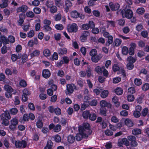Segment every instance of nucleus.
I'll return each instance as SVG.
<instances>
[{
	"label": "nucleus",
	"instance_id": "nucleus-50",
	"mask_svg": "<svg viewBox=\"0 0 149 149\" xmlns=\"http://www.w3.org/2000/svg\"><path fill=\"white\" fill-rule=\"evenodd\" d=\"M55 28L57 30H61L63 29V26L61 24H57L56 25Z\"/></svg>",
	"mask_w": 149,
	"mask_h": 149
},
{
	"label": "nucleus",
	"instance_id": "nucleus-37",
	"mask_svg": "<svg viewBox=\"0 0 149 149\" xmlns=\"http://www.w3.org/2000/svg\"><path fill=\"white\" fill-rule=\"evenodd\" d=\"M8 1V0H4L2 3L0 4V7L1 8H4L7 6Z\"/></svg>",
	"mask_w": 149,
	"mask_h": 149
},
{
	"label": "nucleus",
	"instance_id": "nucleus-54",
	"mask_svg": "<svg viewBox=\"0 0 149 149\" xmlns=\"http://www.w3.org/2000/svg\"><path fill=\"white\" fill-rule=\"evenodd\" d=\"M111 120L113 123H117L119 121V119L116 117L113 116L111 117Z\"/></svg>",
	"mask_w": 149,
	"mask_h": 149
},
{
	"label": "nucleus",
	"instance_id": "nucleus-46",
	"mask_svg": "<svg viewBox=\"0 0 149 149\" xmlns=\"http://www.w3.org/2000/svg\"><path fill=\"white\" fill-rule=\"evenodd\" d=\"M145 9L143 8H138L136 10L137 13L139 14H142L144 13Z\"/></svg>",
	"mask_w": 149,
	"mask_h": 149
},
{
	"label": "nucleus",
	"instance_id": "nucleus-31",
	"mask_svg": "<svg viewBox=\"0 0 149 149\" xmlns=\"http://www.w3.org/2000/svg\"><path fill=\"white\" fill-rule=\"evenodd\" d=\"M115 93L118 95H121L123 93V90L120 87H117L115 90Z\"/></svg>",
	"mask_w": 149,
	"mask_h": 149
},
{
	"label": "nucleus",
	"instance_id": "nucleus-29",
	"mask_svg": "<svg viewBox=\"0 0 149 149\" xmlns=\"http://www.w3.org/2000/svg\"><path fill=\"white\" fill-rule=\"evenodd\" d=\"M107 42H106L105 45L107 46H109L113 42V37L111 36H110L108 37Z\"/></svg>",
	"mask_w": 149,
	"mask_h": 149
},
{
	"label": "nucleus",
	"instance_id": "nucleus-59",
	"mask_svg": "<svg viewBox=\"0 0 149 149\" xmlns=\"http://www.w3.org/2000/svg\"><path fill=\"white\" fill-rule=\"evenodd\" d=\"M89 105V104L88 103H84L83 104L81 105V110H84L85 109L88 107Z\"/></svg>",
	"mask_w": 149,
	"mask_h": 149
},
{
	"label": "nucleus",
	"instance_id": "nucleus-32",
	"mask_svg": "<svg viewBox=\"0 0 149 149\" xmlns=\"http://www.w3.org/2000/svg\"><path fill=\"white\" fill-rule=\"evenodd\" d=\"M90 114L88 111H86L83 112L82 116L84 118L87 119L89 117Z\"/></svg>",
	"mask_w": 149,
	"mask_h": 149
},
{
	"label": "nucleus",
	"instance_id": "nucleus-18",
	"mask_svg": "<svg viewBox=\"0 0 149 149\" xmlns=\"http://www.w3.org/2000/svg\"><path fill=\"white\" fill-rule=\"evenodd\" d=\"M43 54L45 57L49 56L51 55L50 50L48 49H45L43 52Z\"/></svg>",
	"mask_w": 149,
	"mask_h": 149
},
{
	"label": "nucleus",
	"instance_id": "nucleus-64",
	"mask_svg": "<svg viewBox=\"0 0 149 149\" xmlns=\"http://www.w3.org/2000/svg\"><path fill=\"white\" fill-rule=\"evenodd\" d=\"M102 90V89L101 88H99L95 89L93 90V92L96 95H98L100 94L101 91Z\"/></svg>",
	"mask_w": 149,
	"mask_h": 149
},
{
	"label": "nucleus",
	"instance_id": "nucleus-24",
	"mask_svg": "<svg viewBox=\"0 0 149 149\" xmlns=\"http://www.w3.org/2000/svg\"><path fill=\"white\" fill-rule=\"evenodd\" d=\"M19 19L18 22L20 25H21L24 22V19L25 18L24 15L23 14H21L19 15Z\"/></svg>",
	"mask_w": 149,
	"mask_h": 149
},
{
	"label": "nucleus",
	"instance_id": "nucleus-5",
	"mask_svg": "<svg viewBox=\"0 0 149 149\" xmlns=\"http://www.w3.org/2000/svg\"><path fill=\"white\" fill-rule=\"evenodd\" d=\"M68 31L69 32H76L78 31V26L75 23L69 25L67 28Z\"/></svg>",
	"mask_w": 149,
	"mask_h": 149
},
{
	"label": "nucleus",
	"instance_id": "nucleus-35",
	"mask_svg": "<svg viewBox=\"0 0 149 149\" xmlns=\"http://www.w3.org/2000/svg\"><path fill=\"white\" fill-rule=\"evenodd\" d=\"M136 59L135 58L132 56H130L127 58V61L129 63L133 64L136 61Z\"/></svg>",
	"mask_w": 149,
	"mask_h": 149
},
{
	"label": "nucleus",
	"instance_id": "nucleus-49",
	"mask_svg": "<svg viewBox=\"0 0 149 149\" xmlns=\"http://www.w3.org/2000/svg\"><path fill=\"white\" fill-rule=\"evenodd\" d=\"M35 35V32L33 30H30L27 33L28 37L31 38L34 36Z\"/></svg>",
	"mask_w": 149,
	"mask_h": 149
},
{
	"label": "nucleus",
	"instance_id": "nucleus-11",
	"mask_svg": "<svg viewBox=\"0 0 149 149\" xmlns=\"http://www.w3.org/2000/svg\"><path fill=\"white\" fill-rule=\"evenodd\" d=\"M109 6L112 10H117L120 7V5L118 3L114 4L112 2L109 3Z\"/></svg>",
	"mask_w": 149,
	"mask_h": 149
},
{
	"label": "nucleus",
	"instance_id": "nucleus-7",
	"mask_svg": "<svg viewBox=\"0 0 149 149\" xmlns=\"http://www.w3.org/2000/svg\"><path fill=\"white\" fill-rule=\"evenodd\" d=\"M100 104L101 108L107 107L108 108H111L112 106L111 104L109 102H108L105 100H102L100 101Z\"/></svg>",
	"mask_w": 149,
	"mask_h": 149
},
{
	"label": "nucleus",
	"instance_id": "nucleus-51",
	"mask_svg": "<svg viewBox=\"0 0 149 149\" xmlns=\"http://www.w3.org/2000/svg\"><path fill=\"white\" fill-rule=\"evenodd\" d=\"M114 42L115 43V46H118L120 45L122 42V40L121 39L116 38L114 41Z\"/></svg>",
	"mask_w": 149,
	"mask_h": 149
},
{
	"label": "nucleus",
	"instance_id": "nucleus-40",
	"mask_svg": "<svg viewBox=\"0 0 149 149\" xmlns=\"http://www.w3.org/2000/svg\"><path fill=\"white\" fill-rule=\"evenodd\" d=\"M89 55L91 57L97 55V50L95 49H92L90 51Z\"/></svg>",
	"mask_w": 149,
	"mask_h": 149
},
{
	"label": "nucleus",
	"instance_id": "nucleus-2",
	"mask_svg": "<svg viewBox=\"0 0 149 149\" xmlns=\"http://www.w3.org/2000/svg\"><path fill=\"white\" fill-rule=\"evenodd\" d=\"M0 117L2 124L5 126L8 125L9 124L8 120L11 118L9 112L7 111H4L3 113L0 115Z\"/></svg>",
	"mask_w": 149,
	"mask_h": 149
},
{
	"label": "nucleus",
	"instance_id": "nucleus-45",
	"mask_svg": "<svg viewBox=\"0 0 149 149\" xmlns=\"http://www.w3.org/2000/svg\"><path fill=\"white\" fill-rule=\"evenodd\" d=\"M107 27L109 28V26H115V24L114 22L112 21H108L107 22Z\"/></svg>",
	"mask_w": 149,
	"mask_h": 149
},
{
	"label": "nucleus",
	"instance_id": "nucleus-36",
	"mask_svg": "<svg viewBox=\"0 0 149 149\" xmlns=\"http://www.w3.org/2000/svg\"><path fill=\"white\" fill-rule=\"evenodd\" d=\"M18 110L16 108H13L11 109L10 110V112L12 115H16L18 112Z\"/></svg>",
	"mask_w": 149,
	"mask_h": 149
},
{
	"label": "nucleus",
	"instance_id": "nucleus-6",
	"mask_svg": "<svg viewBox=\"0 0 149 149\" xmlns=\"http://www.w3.org/2000/svg\"><path fill=\"white\" fill-rule=\"evenodd\" d=\"M26 142L24 140H22L21 141H18L16 142L15 145L17 148H24L26 146Z\"/></svg>",
	"mask_w": 149,
	"mask_h": 149
},
{
	"label": "nucleus",
	"instance_id": "nucleus-57",
	"mask_svg": "<svg viewBox=\"0 0 149 149\" xmlns=\"http://www.w3.org/2000/svg\"><path fill=\"white\" fill-rule=\"evenodd\" d=\"M52 144V143L50 141L48 142L47 145L45 147V149H51Z\"/></svg>",
	"mask_w": 149,
	"mask_h": 149
},
{
	"label": "nucleus",
	"instance_id": "nucleus-19",
	"mask_svg": "<svg viewBox=\"0 0 149 149\" xmlns=\"http://www.w3.org/2000/svg\"><path fill=\"white\" fill-rule=\"evenodd\" d=\"M125 125L128 127H130L133 126V123L131 120L127 118L126 119L125 121Z\"/></svg>",
	"mask_w": 149,
	"mask_h": 149
},
{
	"label": "nucleus",
	"instance_id": "nucleus-33",
	"mask_svg": "<svg viewBox=\"0 0 149 149\" xmlns=\"http://www.w3.org/2000/svg\"><path fill=\"white\" fill-rule=\"evenodd\" d=\"M134 84L136 86H140L142 83L141 80L139 79L135 78L134 81Z\"/></svg>",
	"mask_w": 149,
	"mask_h": 149
},
{
	"label": "nucleus",
	"instance_id": "nucleus-16",
	"mask_svg": "<svg viewBox=\"0 0 149 149\" xmlns=\"http://www.w3.org/2000/svg\"><path fill=\"white\" fill-rule=\"evenodd\" d=\"M29 119V117L27 114H25L23 116L22 118L19 119V121L22 123H24V122L28 121Z\"/></svg>",
	"mask_w": 149,
	"mask_h": 149
},
{
	"label": "nucleus",
	"instance_id": "nucleus-10",
	"mask_svg": "<svg viewBox=\"0 0 149 149\" xmlns=\"http://www.w3.org/2000/svg\"><path fill=\"white\" fill-rule=\"evenodd\" d=\"M89 35V33L87 31H84L80 37V40L82 42H85L87 40V37Z\"/></svg>",
	"mask_w": 149,
	"mask_h": 149
},
{
	"label": "nucleus",
	"instance_id": "nucleus-1",
	"mask_svg": "<svg viewBox=\"0 0 149 149\" xmlns=\"http://www.w3.org/2000/svg\"><path fill=\"white\" fill-rule=\"evenodd\" d=\"M79 132L76 136L77 141H80L83 138L88 137L91 132L89 124L85 123L83 124L82 126H79Z\"/></svg>",
	"mask_w": 149,
	"mask_h": 149
},
{
	"label": "nucleus",
	"instance_id": "nucleus-42",
	"mask_svg": "<svg viewBox=\"0 0 149 149\" xmlns=\"http://www.w3.org/2000/svg\"><path fill=\"white\" fill-rule=\"evenodd\" d=\"M13 100L15 105L19 104L20 103L19 99L17 96H15L14 99H13Z\"/></svg>",
	"mask_w": 149,
	"mask_h": 149
},
{
	"label": "nucleus",
	"instance_id": "nucleus-20",
	"mask_svg": "<svg viewBox=\"0 0 149 149\" xmlns=\"http://www.w3.org/2000/svg\"><path fill=\"white\" fill-rule=\"evenodd\" d=\"M48 3H46V5L47 7L50 8V12L52 13H56L57 11V7L55 6H52L51 7H50L48 5Z\"/></svg>",
	"mask_w": 149,
	"mask_h": 149
},
{
	"label": "nucleus",
	"instance_id": "nucleus-55",
	"mask_svg": "<svg viewBox=\"0 0 149 149\" xmlns=\"http://www.w3.org/2000/svg\"><path fill=\"white\" fill-rule=\"evenodd\" d=\"M119 69V67L117 64H114L112 66V69L113 71L115 72L118 70Z\"/></svg>",
	"mask_w": 149,
	"mask_h": 149
},
{
	"label": "nucleus",
	"instance_id": "nucleus-30",
	"mask_svg": "<svg viewBox=\"0 0 149 149\" xmlns=\"http://www.w3.org/2000/svg\"><path fill=\"white\" fill-rule=\"evenodd\" d=\"M141 130L136 128L134 129L132 131V134L134 135H137L140 134L141 133Z\"/></svg>",
	"mask_w": 149,
	"mask_h": 149
},
{
	"label": "nucleus",
	"instance_id": "nucleus-41",
	"mask_svg": "<svg viewBox=\"0 0 149 149\" xmlns=\"http://www.w3.org/2000/svg\"><path fill=\"white\" fill-rule=\"evenodd\" d=\"M142 89L144 91H146L149 89V84L146 83L143 85L142 86Z\"/></svg>",
	"mask_w": 149,
	"mask_h": 149
},
{
	"label": "nucleus",
	"instance_id": "nucleus-25",
	"mask_svg": "<svg viewBox=\"0 0 149 149\" xmlns=\"http://www.w3.org/2000/svg\"><path fill=\"white\" fill-rule=\"evenodd\" d=\"M70 14L71 17L73 18H77L79 16V13L76 10L72 11Z\"/></svg>",
	"mask_w": 149,
	"mask_h": 149
},
{
	"label": "nucleus",
	"instance_id": "nucleus-28",
	"mask_svg": "<svg viewBox=\"0 0 149 149\" xmlns=\"http://www.w3.org/2000/svg\"><path fill=\"white\" fill-rule=\"evenodd\" d=\"M21 55L18 54V55H16L15 54H12L11 55V59L13 61H15L17 60V59L20 58Z\"/></svg>",
	"mask_w": 149,
	"mask_h": 149
},
{
	"label": "nucleus",
	"instance_id": "nucleus-21",
	"mask_svg": "<svg viewBox=\"0 0 149 149\" xmlns=\"http://www.w3.org/2000/svg\"><path fill=\"white\" fill-rule=\"evenodd\" d=\"M4 89L7 92H12L13 91V88L8 85H5L4 86Z\"/></svg>",
	"mask_w": 149,
	"mask_h": 149
},
{
	"label": "nucleus",
	"instance_id": "nucleus-47",
	"mask_svg": "<svg viewBox=\"0 0 149 149\" xmlns=\"http://www.w3.org/2000/svg\"><path fill=\"white\" fill-rule=\"evenodd\" d=\"M1 40L3 44H8V38L4 36H2L1 37Z\"/></svg>",
	"mask_w": 149,
	"mask_h": 149
},
{
	"label": "nucleus",
	"instance_id": "nucleus-43",
	"mask_svg": "<svg viewBox=\"0 0 149 149\" xmlns=\"http://www.w3.org/2000/svg\"><path fill=\"white\" fill-rule=\"evenodd\" d=\"M122 53L125 55H127L129 52L128 48L126 46H124L123 47L122 49Z\"/></svg>",
	"mask_w": 149,
	"mask_h": 149
},
{
	"label": "nucleus",
	"instance_id": "nucleus-52",
	"mask_svg": "<svg viewBox=\"0 0 149 149\" xmlns=\"http://www.w3.org/2000/svg\"><path fill=\"white\" fill-rule=\"evenodd\" d=\"M54 37L56 40H59L61 38V35L59 33H55L54 35Z\"/></svg>",
	"mask_w": 149,
	"mask_h": 149
},
{
	"label": "nucleus",
	"instance_id": "nucleus-27",
	"mask_svg": "<svg viewBox=\"0 0 149 149\" xmlns=\"http://www.w3.org/2000/svg\"><path fill=\"white\" fill-rule=\"evenodd\" d=\"M109 94V92L107 90H105L102 91L100 95L101 97L103 98L106 97Z\"/></svg>",
	"mask_w": 149,
	"mask_h": 149
},
{
	"label": "nucleus",
	"instance_id": "nucleus-17",
	"mask_svg": "<svg viewBox=\"0 0 149 149\" xmlns=\"http://www.w3.org/2000/svg\"><path fill=\"white\" fill-rule=\"evenodd\" d=\"M102 58L99 55H97L91 57L92 61L95 63L97 62Z\"/></svg>",
	"mask_w": 149,
	"mask_h": 149
},
{
	"label": "nucleus",
	"instance_id": "nucleus-22",
	"mask_svg": "<svg viewBox=\"0 0 149 149\" xmlns=\"http://www.w3.org/2000/svg\"><path fill=\"white\" fill-rule=\"evenodd\" d=\"M103 69H104V67H100L99 66L96 67L95 68V71L98 74H100L102 73Z\"/></svg>",
	"mask_w": 149,
	"mask_h": 149
},
{
	"label": "nucleus",
	"instance_id": "nucleus-3",
	"mask_svg": "<svg viewBox=\"0 0 149 149\" xmlns=\"http://www.w3.org/2000/svg\"><path fill=\"white\" fill-rule=\"evenodd\" d=\"M121 13L123 17L130 19L133 16V12L130 9H123L122 10Z\"/></svg>",
	"mask_w": 149,
	"mask_h": 149
},
{
	"label": "nucleus",
	"instance_id": "nucleus-13",
	"mask_svg": "<svg viewBox=\"0 0 149 149\" xmlns=\"http://www.w3.org/2000/svg\"><path fill=\"white\" fill-rule=\"evenodd\" d=\"M58 54L60 56L66 54L67 52V49L65 47L58 48L57 51Z\"/></svg>",
	"mask_w": 149,
	"mask_h": 149
},
{
	"label": "nucleus",
	"instance_id": "nucleus-44",
	"mask_svg": "<svg viewBox=\"0 0 149 149\" xmlns=\"http://www.w3.org/2000/svg\"><path fill=\"white\" fill-rule=\"evenodd\" d=\"M19 84L23 87H26L27 85L26 81L24 79H22L19 81Z\"/></svg>",
	"mask_w": 149,
	"mask_h": 149
},
{
	"label": "nucleus",
	"instance_id": "nucleus-56",
	"mask_svg": "<svg viewBox=\"0 0 149 149\" xmlns=\"http://www.w3.org/2000/svg\"><path fill=\"white\" fill-rule=\"evenodd\" d=\"M0 31L5 34H7L8 33L7 29L4 26H0Z\"/></svg>",
	"mask_w": 149,
	"mask_h": 149
},
{
	"label": "nucleus",
	"instance_id": "nucleus-63",
	"mask_svg": "<svg viewBox=\"0 0 149 149\" xmlns=\"http://www.w3.org/2000/svg\"><path fill=\"white\" fill-rule=\"evenodd\" d=\"M127 100L129 102H132L134 100V96L132 95H130L127 96Z\"/></svg>",
	"mask_w": 149,
	"mask_h": 149
},
{
	"label": "nucleus",
	"instance_id": "nucleus-58",
	"mask_svg": "<svg viewBox=\"0 0 149 149\" xmlns=\"http://www.w3.org/2000/svg\"><path fill=\"white\" fill-rule=\"evenodd\" d=\"M40 3V2L38 0H34L32 2V4L35 6H38Z\"/></svg>",
	"mask_w": 149,
	"mask_h": 149
},
{
	"label": "nucleus",
	"instance_id": "nucleus-53",
	"mask_svg": "<svg viewBox=\"0 0 149 149\" xmlns=\"http://www.w3.org/2000/svg\"><path fill=\"white\" fill-rule=\"evenodd\" d=\"M33 11L36 14H39L40 13L41 10L39 8L35 7L33 8Z\"/></svg>",
	"mask_w": 149,
	"mask_h": 149
},
{
	"label": "nucleus",
	"instance_id": "nucleus-26",
	"mask_svg": "<svg viewBox=\"0 0 149 149\" xmlns=\"http://www.w3.org/2000/svg\"><path fill=\"white\" fill-rule=\"evenodd\" d=\"M68 141L70 143H73L75 140V138L74 136L72 135H69L68 137Z\"/></svg>",
	"mask_w": 149,
	"mask_h": 149
},
{
	"label": "nucleus",
	"instance_id": "nucleus-34",
	"mask_svg": "<svg viewBox=\"0 0 149 149\" xmlns=\"http://www.w3.org/2000/svg\"><path fill=\"white\" fill-rule=\"evenodd\" d=\"M61 129V126L59 124L56 125L54 128V132H58L60 131Z\"/></svg>",
	"mask_w": 149,
	"mask_h": 149
},
{
	"label": "nucleus",
	"instance_id": "nucleus-38",
	"mask_svg": "<svg viewBox=\"0 0 149 149\" xmlns=\"http://www.w3.org/2000/svg\"><path fill=\"white\" fill-rule=\"evenodd\" d=\"M26 15L28 17L33 18L34 17L35 15L32 11H28L26 13Z\"/></svg>",
	"mask_w": 149,
	"mask_h": 149
},
{
	"label": "nucleus",
	"instance_id": "nucleus-15",
	"mask_svg": "<svg viewBox=\"0 0 149 149\" xmlns=\"http://www.w3.org/2000/svg\"><path fill=\"white\" fill-rule=\"evenodd\" d=\"M40 53V52L39 50L36 49L31 52L30 54V55L32 58H33L35 56H39Z\"/></svg>",
	"mask_w": 149,
	"mask_h": 149
},
{
	"label": "nucleus",
	"instance_id": "nucleus-14",
	"mask_svg": "<svg viewBox=\"0 0 149 149\" xmlns=\"http://www.w3.org/2000/svg\"><path fill=\"white\" fill-rule=\"evenodd\" d=\"M11 125L9 126L10 128L12 126L15 127L18 123V120L16 118H12L10 121Z\"/></svg>",
	"mask_w": 149,
	"mask_h": 149
},
{
	"label": "nucleus",
	"instance_id": "nucleus-4",
	"mask_svg": "<svg viewBox=\"0 0 149 149\" xmlns=\"http://www.w3.org/2000/svg\"><path fill=\"white\" fill-rule=\"evenodd\" d=\"M66 87L65 93L66 95H69L73 92L74 89L75 88L76 86L73 84H68L66 86Z\"/></svg>",
	"mask_w": 149,
	"mask_h": 149
},
{
	"label": "nucleus",
	"instance_id": "nucleus-60",
	"mask_svg": "<svg viewBox=\"0 0 149 149\" xmlns=\"http://www.w3.org/2000/svg\"><path fill=\"white\" fill-rule=\"evenodd\" d=\"M55 113L57 115H59L61 113V110L59 108H56L55 109L54 111Z\"/></svg>",
	"mask_w": 149,
	"mask_h": 149
},
{
	"label": "nucleus",
	"instance_id": "nucleus-48",
	"mask_svg": "<svg viewBox=\"0 0 149 149\" xmlns=\"http://www.w3.org/2000/svg\"><path fill=\"white\" fill-rule=\"evenodd\" d=\"M56 5L58 7L61 8L63 6V3L61 1V0H55Z\"/></svg>",
	"mask_w": 149,
	"mask_h": 149
},
{
	"label": "nucleus",
	"instance_id": "nucleus-62",
	"mask_svg": "<svg viewBox=\"0 0 149 149\" xmlns=\"http://www.w3.org/2000/svg\"><path fill=\"white\" fill-rule=\"evenodd\" d=\"M128 91L129 93L131 94H133L135 92V90L133 87H131L129 88L128 89Z\"/></svg>",
	"mask_w": 149,
	"mask_h": 149
},
{
	"label": "nucleus",
	"instance_id": "nucleus-39",
	"mask_svg": "<svg viewBox=\"0 0 149 149\" xmlns=\"http://www.w3.org/2000/svg\"><path fill=\"white\" fill-rule=\"evenodd\" d=\"M8 44L9 42L10 43H13L15 42V38L12 36H10L8 37Z\"/></svg>",
	"mask_w": 149,
	"mask_h": 149
},
{
	"label": "nucleus",
	"instance_id": "nucleus-12",
	"mask_svg": "<svg viewBox=\"0 0 149 149\" xmlns=\"http://www.w3.org/2000/svg\"><path fill=\"white\" fill-rule=\"evenodd\" d=\"M42 75L45 78H48L51 75L49 70L48 69L44 70L42 71Z\"/></svg>",
	"mask_w": 149,
	"mask_h": 149
},
{
	"label": "nucleus",
	"instance_id": "nucleus-9",
	"mask_svg": "<svg viewBox=\"0 0 149 149\" xmlns=\"http://www.w3.org/2000/svg\"><path fill=\"white\" fill-rule=\"evenodd\" d=\"M136 45L135 44L132 43L130 45V47L129 50V53L130 55H133L134 53V49H135Z\"/></svg>",
	"mask_w": 149,
	"mask_h": 149
},
{
	"label": "nucleus",
	"instance_id": "nucleus-8",
	"mask_svg": "<svg viewBox=\"0 0 149 149\" xmlns=\"http://www.w3.org/2000/svg\"><path fill=\"white\" fill-rule=\"evenodd\" d=\"M28 7L25 5H22L21 6L19 7L16 9L17 13L22 12L24 13L28 9Z\"/></svg>",
	"mask_w": 149,
	"mask_h": 149
},
{
	"label": "nucleus",
	"instance_id": "nucleus-61",
	"mask_svg": "<svg viewBox=\"0 0 149 149\" xmlns=\"http://www.w3.org/2000/svg\"><path fill=\"white\" fill-rule=\"evenodd\" d=\"M121 79L120 77H116L113 78V83L116 84L118 83L121 81Z\"/></svg>",
	"mask_w": 149,
	"mask_h": 149
},
{
	"label": "nucleus",
	"instance_id": "nucleus-23",
	"mask_svg": "<svg viewBox=\"0 0 149 149\" xmlns=\"http://www.w3.org/2000/svg\"><path fill=\"white\" fill-rule=\"evenodd\" d=\"M58 55L57 53L54 52L49 58L50 60L53 61L54 60H57L58 59Z\"/></svg>",
	"mask_w": 149,
	"mask_h": 149
}]
</instances>
